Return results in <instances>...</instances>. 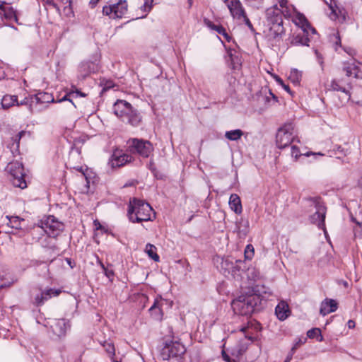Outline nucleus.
I'll use <instances>...</instances> for the list:
<instances>
[{"label":"nucleus","instance_id":"obj_27","mask_svg":"<svg viewBox=\"0 0 362 362\" xmlns=\"http://www.w3.org/2000/svg\"><path fill=\"white\" fill-rule=\"evenodd\" d=\"M204 25L209 28V29L214 30L217 32L218 34L223 36V37L229 42L230 40V37L229 35L227 33L226 29L221 25H216L213 22H211L210 20L205 18L204 20Z\"/></svg>","mask_w":362,"mask_h":362},{"label":"nucleus","instance_id":"obj_45","mask_svg":"<svg viewBox=\"0 0 362 362\" xmlns=\"http://www.w3.org/2000/svg\"><path fill=\"white\" fill-rule=\"evenodd\" d=\"M354 232L356 237L362 238V222H356V226L354 228Z\"/></svg>","mask_w":362,"mask_h":362},{"label":"nucleus","instance_id":"obj_32","mask_svg":"<svg viewBox=\"0 0 362 362\" xmlns=\"http://www.w3.org/2000/svg\"><path fill=\"white\" fill-rule=\"evenodd\" d=\"M47 107V105L41 103L37 100L32 98L31 103L30 104V112L31 113L40 112Z\"/></svg>","mask_w":362,"mask_h":362},{"label":"nucleus","instance_id":"obj_3","mask_svg":"<svg viewBox=\"0 0 362 362\" xmlns=\"http://www.w3.org/2000/svg\"><path fill=\"white\" fill-rule=\"evenodd\" d=\"M113 112L123 122L132 126H138L141 119L137 110L125 100H118L113 105Z\"/></svg>","mask_w":362,"mask_h":362},{"label":"nucleus","instance_id":"obj_60","mask_svg":"<svg viewBox=\"0 0 362 362\" xmlns=\"http://www.w3.org/2000/svg\"><path fill=\"white\" fill-rule=\"evenodd\" d=\"M6 4V2L4 1H1L0 3V10L1 11V12H4L5 11V9L6 8L4 5Z\"/></svg>","mask_w":362,"mask_h":362},{"label":"nucleus","instance_id":"obj_31","mask_svg":"<svg viewBox=\"0 0 362 362\" xmlns=\"http://www.w3.org/2000/svg\"><path fill=\"white\" fill-rule=\"evenodd\" d=\"M16 103L17 95L6 94L3 96L1 105L4 110H7L13 106L16 105Z\"/></svg>","mask_w":362,"mask_h":362},{"label":"nucleus","instance_id":"obj_36","mask_svg":"<svg viewBox=\"0 0 362 362\" xmlns=\"http://www.w3.org/2000/svg\"><path fill=\"white\" fill-rule=\"evenodd\" d=\"M307 336L310 339L317 338L318 341H322L324 338L321 334V330L319 328H313L308 331Z\"/></svg>","mask_w":362,"mask_h":362},{"label":"nucleus","instance_id":"obj_51","mask_svg":"<svg viewBox=\"0 0 362 362\" xmlns=\"http://www.w3.org/2000/svg\"><path fill=\"white\" fill-rule=\"evenodd\" d=\"M315 54L316 55L317 62L321 66L322 69H323L324 62L322 55L319 53V52L317 49L315 50Z\"/></svg>","mask_w":362,"mask_h":362},{"label":"nucleus","instance_id":"obj_41","mask_svg":"<svg viewBox=\"0 0 362 362\" xmlns=\"http://www.w3.org/2000/svg\"><path fill=\"white\" fill-rule=\"evenodd\" d=\"M255 250L252 245H247L244 251L245 259L247 260H251L254 256Z\"/></svg>","mask_w":362,"mask_h":362},{"label":"nucleus","instance_id":"obj_23","mask_svg":"<svg viewBox=\"0 0 362 362\" xmlns=\"http://www.w3.org/2000/svg\"><path fill=\"white\" fill-rule=\"evenodd\" d=\"M228 8L233 17L237 19H241L246 15L241 3L238 0L230 1V3L228 4Z\"/></svg>","mask_w":362,"mask_h":362},{"label":"nucleus","instance_id":"obj_61","mask_svg":"<svg viewBox=\"0 0 362 362\" xmlns=\"http://www.w3.org/2000/svg\"><path fill=\"white\" fill-rule=\"evenodd\" d=\"M292 358H293V356L291 355L288 354L284 362H290L291 361Z\"/></svg>","mask_w":362,"mask_h":362},{"label":"nucleus","instance_id":"obj_34","mask_svg":"<svg viewBox=\"0 0 362 362\" xmlns=\"http://www.w3.org/2000/svg\"><path fill=\"white\" fill-rule=\"evenodd\" d=\"M243 132L240 129H234L227 131L225 133V137L230 141H238L243 136Z\"/></svg>","mask_w":362,"mask_h":362},{"label":"nucleus","instance_id":"obj_7","mask_svg":"<svg viewBox=\"0 0 362 362\" xmlns=\"http://www.w3.org/2000/svg\"><path fill=\"white\" fill-rule=\"evenodd\" d=\"M6 171L9 174V179L14 187L21 189L27 187L25 180V174L21 163L18 161L10 162L6 168Z\"/></svg>","mask_w":362,"mask_h":362},{"label":"nucleus","instance_id":"obj_54","mask_svg":"<svg viewBox=\"0 0 362 362\" xmlns=\"http://www.w3.org/2000/svg\"><path fill=\"white\" fill-rule=\"evenodd\" d=\"M13 283V281H8V282H5L4 284H0V290L2 288H4L10 287Z\"/></svg>","mask_w":362,"mask_h":362},{"label":"nucleus","instance_id":"obj_1","mask_svg":"<svg viewBox=\"0 0 362 362\" xmlns=\"http://www.w3.org/2000/svg\"><path fill=\"white\" fill-rule=\"evenodd\" d=\"M257 294H242L237 298L234 299L231 303V307L235 313L241 315H248L252 313L255 308L260 302L259 296L262 293L269 296L270 292H267L264 286L261 288L258 287L255 289Z\"/></svg>","mask_w":362,"mask_h":362},{"label":"nucleus","instance_id":"obj_44","mask_svg":"<svg viewBox=\"0 0 362 362\" xmlns=\"http://www.w3.org/2000/svg\"><path fill=\"white\" fill-rule=\"evenodd\" d=\"M31 100H32V95L25 97L23 100H21L20 102L17 100L16 106L25 105L28 107V110H30V104L31 103Z\"/></svg>","mask_w":362,"mask_h":362},{"label":"nucleus","instance_id":"obj_37","mask_svg":"<svg viewBox=\"0 0 362 362\" xmlns=\"http://www.w3.org/2000/svg\"><path fill=\"white\" fill-rule=\"evenodd\" d=\"M9 222L8 225L11 226L13 228L21 229V222L24 221V219L19 218L18 216H11L8 218Z\"/></svg>","mask_w":362,"mask_h":362},{"label":"nucleus","instance_id":"obj_15","mask_svg":"<svg viewBox=\"0 0 362 362\" xmlns=\"http://www.w3.org/2000/svg\"><path fill=\"white\" fill-rule=\"evenodd\" d=\"M342 70L346 73V76L349 78L354 76L355 78H362V64L356 61L344 62L342 66Z\"/></svg>","mask_w":362,"mask_h":362},{"label":"nucleus","instance_id":"obj_13","mask_svg":"<svg viewBox=\"0 0 362 362\" xmlns=\"http://www.w3.org/2000/svg\"><path fill=\"white\" fill-rule=\"evenodd\" d=\"M127 12V3L125 0H119L117 4L105 6L103 13L110 18H122Z\"/></svg>","mask_w":362,"mask_h":362},{"label":"nucleus","instance_id":"obj_5","mask_svg":"<svg viewBox=\"0 0 362 362\" xmlns=\"http://www.w3.org/2000/svg\"><path fill=\"white\" fill-rule=\"evenodd\" d=\"M76 96H81L85 97L86 94L83 93H81L78 89H76L75 91H70L67 93L62 98L59 99L57 102L61 103L64 101H69V103L66 106V108L69 112H74L75 111L76 106L74 104V103L72 101V98ZM32 98H33L34 100H37L40 101L41 103H45V105H47L50 103H55L52 95L45 93V92H40L34 95H32Z\"/></svg>","mask_w":362,"mask_h":362},{"label":"nucleus","instance_id":"obj_62","mask_svg":"<svg viewBox=\"0 0 362 362\" xmlns=\"http://www.w3.org/2000/svg\"><path fill=\"white\" fill-rule=\"evenodd\" d=\"M337 41H336V45H340L341 44V40H340V37L338 36L337 37Z\"/></svg>","mask_w":362,"mask_h":362},{"label":"nucleus","instance_id":"obj_16","mask_svg":"<svg viewBox=\"0 0 362 362\" xmlns=\"http://www.w3.org/2000/svg\"><path fill=\"white\" fill-rule=\"evenodd\" d=\"M132 157L120 150H115L109 160L108 164L112 168H119L132 161Z\"/></svg>","mask_w":362,"mask_h":362},{"label":"nucleus","instance_id":"obj_17","mask_svg":"<svg viewBox=\"0 0 362 362\" xmlns=\"http://www.w3.org/2000/svg\"><path fill=\"white\" fill-rule=\"evenodd\" d=\"M167 303H168V300L163 298L160 296H157L153 304L148 309L151 317L156 320L161 321L163 316V307Z\"/></svg>","mask_w":362,"mask_h":362},{"label":"nucleus","instance_id":"obj_52","mask_svg":"<svg viewBox=\"0 0 362 362\" xmlns=\"http://www.w3.org/2000/svg\"><path fill=\"white\" fill-rule=\"evenodd\" d=\"M306 341H307V338H305V337L298 338L296 339V341L293 345L298 348L300 345L305 344L306 342Z\"/></svg>","mask_w":362,"mask_h":362},{"label":"nucleus","instance_id":"obj_57","mask_svg":"<svg viewBox=\"0 0 362 362\" xmlns=\"http://www.w3.org/2000/svg\"><path fill=\"white\" fill-rule=\"evenodd\" d=\"M330 8L332 9V13L330 15V18L332 19H334L335 20L336 18L337 17V13H336V11L333 8L332 6H330Z\"/></svg>","mask_w":362,"mask_h":362},{"label":"nucleus","instance_id":"obj_8","mask_svg":"<svg viewBox=\"0 0 362 362\" xmlns=\"http://www.w3.org/2000/svg\"><path fill=\"white\" fill-rule=\"evenodd\" d=\"M306 206L313 207L316 210L315 212L310 217V222L317 225L319 228L322 229L326 232L325 225L326 214L325 206L320 203L317 198L308 199L306 200Z\"/></svg>","mask_w":362,"mask_h":362},{"label":"nucleus","instance_id":"obj_35","mask_svg":"<svg viewBox=\"0 0 362 362\" xmlns=\"http://www.w3.org/2000/svg\"><path fill=\"white\" fill-rule=\"evenodd\" d=\"M302 74L301 72L299 71L298 69H291L289 75H288V79L296 85H298L300 80H301Z\"/></svg>","mask_w":362,"mask_h":362},{"label":"nucleus","instance_id":"obj_55","mask_svg":"<svg viewBox=\"0 0 362 362\" xmlns=\"http://www.w3.org/2000/svg\"><path fill=\"white\" fill-rule=\"evenodd\" d=\"M262 0H245L246 3L250 6H255V3H261Z\"/></svg>","mask_w":362,"mask_h":362},{"label":"nucleus","instance_id":"obj_46","mask_svg":"<svg viewBox=\"0 0 362 362\" xmlns=\"http://www.w3.org/2000/svg\"><path fill=\"white\" fill-rule=\"evenodd\" d=\"M331 260V257L325 254L319 261H318V265L321 267H325L327 265Z\"/></svg>","mask_w":362,"mask_h":362},{"label":"nucleus","instance_id":"obj_38","mask_svg":"<svg viewBox=\"0 0 362 362\" xmlns=\"http://www.w3.org/2000/svg\"><path fill=\"white\" fill-rule=\"evenodd\" d=\"M3 13L5 18L8 20L13 19L16 22H18V17L16 14V11L13 8H6Z\"/></svg>","mask_w":362,"mask_h":362},{"label":"nucleus","instance_id":"obj_11","mask_svg":"<svg viewBox=\"0 0 362 362\" xmlns=\"http://www.w3.org/2000/svg\"><path fill=\"white\" fill-rule=\"evenodd\" d=\"M245 269V263L242 260L233 262L229 258H221V271L225 276L231 275L233 278L240 276V272Z\"/></svg>","mask_w":362,"mask_h":362},{"label":"nucleus","instance_id":"obj_47","mask_svg":"<svg viewBox=\"0 0 362 362\" xmlns=\"http://www.w3.org/2000/svg\"><path fill=\"white\" fill-rule=\"evenodd\" d=\"M275 78H276V82H277L279 85H281V86L283 87V88H284L286 92H288V93H290L291 95L292 94V93H291V89H290L289 86H288V85H286V84L284 83L283 80H282L280 77H279V76H275Z\"/></svg>","mask_w":362,"mask_h":362},{"label":"nucleus","instance_id":"obj_4","mask_svg":"<svg viewBox=\"0 0 362 362\" xmlns=\"http://www.w3.org/2000/svg\"><path fill=\"white\" fill-rule=\"evenodd\" d=\"M283 16L286 18L290 16V13L288 11H282L277 5H274L266 11L267 21L271 25L270 32L274 37L281 36L284 33Z\"/></svg>","mask_w":362,"mask_h":362},{"label":"nucleus","instance_id":"obj_64","mask_svg":"<svg viewBox=\"0 0 362 362\" xmlns=\"http://www.w3.org/2000/svg\"><path fill=\"white\" fill-rule=\"evenodd\" d=\"M112 362H119L114 358V356L110 357Z\"/></svg>","mask_w":362,"mask_h":362},{"label":"nucleus","instance_id":"obj_48","mask_svg":"<svg viewBox=\"0 0 362 362\" xmlns=\"http://www.w3.org/2000/svg\"><path fill=\"white\" fill-rule=\"evenodd\" d=\"M337 81H340V83L346 87L349 90L351 88V81L349 78H337Z\"/></svg>","mask_w":362,"mask_h":362},{"label":"nucleus","instance_id":"obj_20","mask_svg":"<svg viewBox=\"0 0 362 362\" xmlns=\"http://www.w3.org/2000/svg\"><path fill=\"white\" fill-rule=\"evenodd\" d=\"M70 327L69 321L64 319L56 320L51 325V329L54 335L58 337L65 336L67 329Z\"/></svg>","mask_w":362,"mask_h":362},{"label":"nucleus","instance_id":"obj_50","mask_svg":"<svg viewBox=\"0 0 362 362\" xmlns=\"http://www.w3.org/2000/svg\"><path fill=\"white\" fill-rule=\"evenodd\" d=\"M278 2L279 4L280 7L282 8V11H288V13H290V11L287 6V0H278Z\"/></svg>","mask_w":362,"mask_h":362},{"label":"nucleus","instance_id":"obj_63","mask_svg":"<svg viewBox=\"0 0 362 362\" xmlns=\"http://www.w3.org/2000/svg\"><path fill=\"white\" fill-rule=\"evenodd\" d=\"M222 354H223V358H224L226 360L228 359V356H225V352H224L223 351H222Z\"/></svg>","mask_w":362,"mask_h":362},{"label":"nucleus","instance_id":"obj_2","mask_svg":"<svg viewBox=\"0 0 362 362\" xmlns=\"http://www.w3.org/2000/svg\"><path fill=\"white\" fill-rule=\"evenodd\" d=\"M152 207L147 202L134 198L128 206V216L132 223H140L151 220Z\"/></svg>","mask_w":362,"mask_h":362},{"label":"nucleus","instance_id":"obj_56","mask_svg":"<svg viewBox=\"0 0 362 362\" xmlns=\"http://www.w3.org/2000/svg\"><path fill=\"white\" fill-rule=\"evenodd\" d=\"M347 325L349 329H352V328L355 327L356 323L354 320H349L347 322Z\"/></svg>","mask_w":362,"mask_h":362},{"label":"nucleus","instance_id":"obj_9","mask_svg":"<svg viewBox=\"0 0 362 362\" xmlns=\"http://www.w3.org/2000/svg\"><path fill=\"white\" fill-rule=\"evenodd\" d=\"M49 237L55 238L63 230L64 225L53 216L44 217L36 224Z\"/></svg>","mask_w":362,"mask_h":362},{"label":"nucleus","instance_id":"obj_26","mask_svg":"<svg viewBox=\"0 0 362 362\" xmlns=\"http://www.w3.org/2000/svg\"><path fill=\"white\" fill-rule=\"evenodd\" d=\"M275 313L279 320L282 321L286 320L290 314L288 304L284 301L279 303L275 308Z\"/></svg>","mask_w":362,"mask_h":362},{"label":"nucleus","instance_id":"obj_25","mask_svg":"<svg viewBox=\"0 0 362 362\" xmlns=\"http://www.w3.org/2000/svg\"><path fill=\"white\" fill-rule=\"evenodd\" d=\"M226 61L232 69H238L241 65V59L239 53L233 49H228L227 50Z\"/></svg>","mask_w":362,"mask_h":362},{"label":"nucleus","instance_id":"obj_30","mask_svg":"<svg viewBox=\"0 0 362 362\" xmlns=\"http://www.w3.org/2000/svg\"><path fill=\"white\" fill-rule=\"evenodd\" d=\"M330 90L334 91H340L346 95V100H349L351 98V93L346 87L340 83V81H337V78L332 80L330 83Z\"/></svg>","mask_w":362,"mask_h":362},{"label":"nucleus","instance_id":"obj_24","mask_svg":"<svg viewBox=\"0 0 362 362\" xmlns=\"http://www.w3.org/2000/svg\"><path fill=\"white\" fill-rule=\"evenodd\" d=\"M338 303L334 299L325 298L320 304V313L325 316L337 310Z\"/></svg>","mask_w":362,"mask_h":362},{"label":"nucleus","instance_id":"obj_29","mask_svg":"<svg viewBox=\"0 0 362 362\" xmlns=\"http://www.w3.org/2000/svg\"><path fill=\"white\" fill-rule=\"evenodd\" d=\"M25 134V132L24 131H21L11 137V142L8 144V147L11 149L13 154L18 152L20 141Z\"/></svg>","mask_w":362,"mask_h":362},{"label":"nucleus","instance_id":"obj_22","mask_svg":"<svg viewBox=\"0 0 362 362\" xmlns=\"http://www.w3.org/2000/svg\"><path fill=\"white\" fill-rule=\"evenodd\" d=\"M249 226L248 220L240 218L235 221L234 233L240 239H245L249 233Z\"/></svg>","mask_w":362,"mask_h":362},{"label":"nucleus","instance_id":"obj_39","mask_svg":"<svg viewBox=\"0 0 362 362\" xmlns=\"http://www.w3.org/2000/svg\"><path fill=\"white\" fill-rule=\"evenodd\" d=\"M98 264L103 269L104 274L112 281L115 275L114 271L112 269H109L105 267L100 260H98Z\"/></svg>","mask_w":362,"mask_h":362},{"label":"nucleus","instance_id":"obj_40","mask_svg":"<svg viewBox=\"0 0 362 362\" xmlns=\"http://www.w3.org/2000/svg\"><path fill=\"white\" fill-rule=\"evenodd\" d=\"M247 277L251 281H256L259 276V272L255 268H248L246 271Z\"/></svg>","mask_w":362,"mask_h":362},{"label":"nucleus","instance_id":"obj_21","mask_svg":"<svg viewBox=\"0 0 362 362\" xmlns=\"http://www.w3.org/2000/svg\"><path fill=\"white\" fill-rule=\"evenodd\" d=\"M293 21L299 28V30H308V31H311L313 34H316L315 29L310 25L303 14L296 12L293 18Z\"/></svg>","mask_w":362,"mask_h":362},{"label":"nucleus","instance_id":"obj_18","mask_svg":"<svg viewBox=\"0 0 362 362\" xmlns=\"http://www.w3.org/2000/svg\"><path fill=\"white\" fill-rule=\"evenodd\" d=\"M98 57L96 56L94 61H85L80 64L78 66V77L85 78L91 73H94L98 69Z\"/></svg>","mask_w":362,"mask_h":362},{"label":"nucleus","instance_id":"obj_49","mask_svg":"<svg viewBox=\"0 0 362 362\" xmlns=\"http://www.w3.org/2000/svg\"><path fill=\"white\" fill-rule=\"evenodd\" d=\"M291 156L296 158H297L300 155V150L296 145L291 146Z\"/></svg>","mask_w":362,"mask_h":362},{"label":"nucleus","instance_id":"obj_58","mask_svg":"<svg viewBox=\"0 0 362 362\" xmlns=\"http://www.w3.org/2000/svg\"><path fill=\"white\" fill-rule=\"evenodd\" d=\"M297 349H298V347H296V346L293 345L288 354L291 355L293 356V354L296 353V351Z\"/></svg>","mask_w":362,"mask_h":362},{"label":"nucleus","instance_id":"obj_19","mask_svg":"<svg viewBox=\"0 0 362 362\" xmlns=\"http://www.w3.org/2000/svg\"><path fill=\"white\" fill-rule=\"evenodd\" d=\"M313 35L308 30H298L293 36L291 44L294 45L308 46L310 36Z\"/></svg>","mask_w":362,"mask_h":362},{"label":"nucleus","instance_id":"obj_33","mask_svg":"<svg viewBox=\"0 0 362 362\" xmlns=\"http://www.w3.org/2000/svg\"><path fill=\"white\" fill-rule=\"evenodd\" d=\"M156 247L155 245L148 243L146 245L145 252L148 254V257L153 259L155 262H159L160 257L156 252Z\"/></svg>","mask_w":362,"mask_h":362},{"label":"nucleus","instance_id":"obj_59","mask_svg":"<svg viewBox=\"0 0 362 362\" xmlns=\"http://www.w3.org/2000/svg\"><path fill=\"white\" fill-rule=\"evenodd\" d=\"M148 168L151 171H154L156 170L154 167V163L153 160L150 161Z\"/></svg>","mask_w":362,"mask_h":362},{"label":"nucleus","instance_id":"obj_10","mask_svg":"<svg viewBox=\"0 0 362 362\" xmlns=\"http://www.w3.org/2000/svg\"><path fill=\"white\" fill-rule=\"evenodd\" d=\"M129 148L132 153H137L143 158H148L153 151L152 144L141 139H132L128 141Z\"/></svg>","mask_w":362,"mask_h":362},{"label":"nucleus","instance_id":"obj_12","mask_svg":"<svg viewBox=\"0 0 362 362\" xmlns=\"http://www.w3.org/2000/svg\"><path fill=\"white\" fill-rule=\"evenodd\" d=\"M294 141L293 127L287 124L279 128L276 136V142L279 148H284Z\"/></svg>","mask_w":362,"mask_h":362},{"label":"nucleus","instance_id":"obj_6","mask_svg":"<svg viewBox=\"0 0 362 362\" xmlns=\"http://www.w3.org/2000/svg\"><path fill=\"white\" fill-rule=\"evenodd\" d=\"M185 351L183 344L179 341H171L165 343L161 350L160 356L163 360L168 362H183Z\"/></svg>","mask_w":362,"mask_h":362},{"label":"nucleus","instance_id":"obj_14","mask_svg":"<svg viewBox=\"0 0 362 362\" xmlns=\"http://www.w3.org/2000/svg\"><path fill=\"white\" fill-rule=\"evenodd\" d=\"M60 289L55 288H39L37 293L34 294V304L37 306L42 305L46 301L54 296H58L61 293Z\"/></svg>","mask_w":362,"mask_h":362},{"label":"nucleus","instance_id":"obj_28","mask_svg":"<svg viewBox=\"0 0 362 362\" xmlns=\"http://www.w3.org/2000/svg\"><path fill=\"white\" fill-rule=\"evenodd\" d=\"M229 206L232 211L237 214H240L243 211L240 198L236 194H232L229 198Z\"/></svg>","mask_w":362,"mask_h":362},{"label":"nucleus","instance_id":"obj_53","mask_svg":"<svg viewBox=\"0 0 362 362\" xmlns=\"http://www.w3.org/2000/svg\"><path fill=\"white\" fill-rule=\"evenodd\" d=\"M243 21H245V24L248 26V28L251 30L253 29L252 25L251 22L250 21L249 18L245 15V17L242 18Z\"/></svg>","mask_w":362,"mask_h":362},{"label":"nucleus","instance_id":"obj_43","mask_svg":"<svg viewBox=\"0 0 362 362\" xmlns=\"http://www.w3.org/2000/svg\"><path fill=\"white\" fill-rule=\"evenodd\" d=\"M153 1V0H144L143 6H141V11H144L146 13H148L152 8ZM146 16V14L141 16V18H143Z\"/></svg>","mask_w":362,"mask_h":362},{"label":"nucleus","instance_id":"obj_42","mask_svg":"<svg viewBox=\"0 0 362 362\" xmlns=\"http://www.w3.org/2000/svg\"><path fill=\"white\" fill-rule=\"evenodd\" d=\"M105 351L109 354L110 357H112L115 354L114 344L112 343L105 342L103 344Z\"/></svg>","mask_w":362,"mask_h":362}]
</instances>
